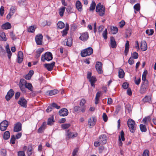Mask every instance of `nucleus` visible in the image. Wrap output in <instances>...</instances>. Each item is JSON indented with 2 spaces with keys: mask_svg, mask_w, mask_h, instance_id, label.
I'll use <instances>...</instances> for the list:
<instances>
[{
  "mask_svg": "<svg viewBox=\"0 0 156 156\" xmlns=\"http://www.w3.org/2000/svg\"><path fill=\"white\" fill-rule=\"evenodd\" d=\"M27 81L23 79H20L19 86L21 90L23 93L26 92L25 86Z\"/></svg>",
  "mask_w": 156,
  "mask_h": 156,
  "instance_id": "nucleus-5",
  "label": "nucleus"
},
{
  "mask_svg": "<svg viewBox=\"0 0 156 156\" xmlns=\"http://www.w3.org/2000/svg\"><path fill=\"white\" fill-rule=\"evenodd\" d=\"M126 108V112H128L130 113L132 110V107L131 105L129 104H126L125 106Z\"/></svg>",
  "mask_w": 156,
  "mask_h": 156,
  "instance_id": "nucleus-31",
  "label": "nucleus"
},
{
  "mask_svg": "<svg viewBox=\"0 0 156 156\" xmlns=\"http://www.w3.org/2000/svg\"><path fill=\"white\" fill-rule=\"evenodd\" d=\"M118 31V29L116 27H113L111 28V32L113 34H115Z\"/></svg>",
  "mask_w": 156,
  "mask_h": 156,
  "instance_id": "nucleus-38",
  "label": "nucleus"
},
{
  "mask_svg": "<svg viewBox=\"0 0 156 156\" xmlns=\"http://www.w3.org/2000/svg\"><path fill=\"white\" fill-rule=\"evenodd\" d=\"M1 154L2 156H6V151L5 149H2L1 150Z\"/></svg>",
  "mask_w": 156,
  "mask_h": 156,
  "instance_id": "nucleus-53",
  "label": "nucleus"
},
{
  "mask_svg": "<svg viewBox=\"0 0 156 156\" xmlns=\"http://www.w3.org/2000/svg\"><path fill=\"white\" fill-rule=\"evenodd\" d=\"M46 126L47 124L46 122H43L41 127L38 129L37 130L38 133H43L46 128Z\"/></svg>",
  "mask_w": 156,
  "mask_h": 156,
  "instance_id": "nucleus-20",
  "label": "nucleus"
},
{
  "mask_svg": "<svg viewBox=\"0 0 156 156\" xmlns=\"http://www.w3.org/2000/svg\"><path fill=\"white\" fill-rule=\"evenodd\" d=\"M103 118L104 121L106 122L107 121L108 117L105 113H103Z\"/></svg>",
  "mask_w": 156,
  "mask_h": 156,
  "instance_id": "nucleus-58",
  "label": "nucleus"
},
{
  "mask_svg": "<svg viewBox=\"0 0 156 156\" xmlns=\"http://www.w3.org/2000/svg\"><path fill=\"white\" fill-rule=\"evenodd\" d=\"M25 87V88H27L30 91H32V90L33 87L32 85L30 83H27V82Z\"/></svg>",
  "mask_w": 156,
  "mask_h": 156,
  "instance_id": "nucleus-39",
  "label": "nucleus"
},
{
  "mask_svg": "<svg viewBox=\"0 0 156 156\" xmlns=\"http://www.w3.org/2000/svg\"><path fill=\"white\" fill-rule=\"evenodd\" d=\"M36 28L34 26H31L29 27L28 29V31L29 32L33 33L34 32Z\"/></svg>",
  "mask_w": 156,
  "mask_h": 156,
  "instance_id": "nucleus-37",
  "label": "nucleus"
},
{
  "mask_svg": "<svg viewBox=\"0 0 156 156\" xmlns=\"http://www.w3.org/2000/svg\"><path fill=\"white\" fill-rule=\"evenodd\" d=\"M69 25L68 23L66 24V27L65 29L62 31H61L62 33V36L63 37L65 36L67 34L68 31L69 30Z\"/></svg>",
  "mask_w": 156,
  "mask_h": 156,
  "instance_id": "nucleus-23",
  "label": "nucleus"
},
{
  "mask_svg": "<svg viewBox=\"0 0 156 156\" xmlns=\"http://www.w3.org/2000/svg\"><path fill=\"white\" fill-rule=\"evenodd\" d=\"M78 135L77 133H73L70 132L69 130H68L66 134V139L67 140L71 138H73L75 137H77Z\"/></svg>",
  "mask_w": 156,
  "mask_h": 156,
  "instance_id": "nucleus-6",
  "label": "nucleus"
},
{
  "mask_svg": "<svg viewBox=\"0 0 156 156\" xmlns=\"http://www.w3.org/2000/svg\"><path fill=\"white\" fill-rule=\"evenodd\" d=\"M141 79L140 78H138L136 79L135 80V83L137 85H138L140 82Z\"/></svg>",
  "mask_w": 156,
  "mask_h": 156,
  "instance_id": "nucleus-60",
  "label": "nucleus"
},
{
  "mask_svg": "<svg viewBox=\"0 0 156 156\" xmlns=\"http://www.w3.org/2000/svg\"><path fill=\"white\" fill-rule=\"evenodd\" d=\"M52 56L51 53L47 52L45 54L42 55L41 57V61L44 62L45 60L49 61L52 59Z\"/></svg>",
  "mask_w": 156,
  "mask_h": 156,
  "instance_id": "nucleus-4",
  "label": "nucleus"
},
{
  "mask_svg": "<svg viewBox=\"0 0 156 156\" xmlns=\"http://www.w3.org/2000/svg\"><path fill=\"white\" fill-rule=\"evenodd\" d=\"M150 120V117H147L145 118H144L143 120V121L145 123H146L148 121Z\"/></svg>",
  "mask_w": 156,
  "mask_h": 156,
  "instance_id": "nucleus-64",
  "label": "nucleus"
},
{
  "mask_svg": "<svg viewBox=\"0 0 156 156\" xmlns=\"http://www.w3.org/2000/svg\"><path fill=\"white\" fill-rule=\"evenodd\" d=\"M0 37L3 41H6V37L5 33H1L0 35Z\"/></svg>",
  "mask_w": 156,
  "mask_h": 156,
  "instance_id": "nucleus-50",
  "label": "nucleus"
},
{
  "mask_svg": "<svg viewBox=\"0 0 156 156\" xmlns=\"http://www.w3.org/2000/svg\"><path fill=\"white\" fill-rule=\"evenodd\" d=\"M22 130V124L20 122H18L14 125V131L18 132Z\"/></svg>",
  "mask_w": 156,
  "mask_h": 156,
  "instance_id": "nucleus-13",
  "label": "nucleus"
},
{
  "mask_svg": "<svg viewBox=\"0 0 156 156\" xmlns=\"http://www.w3.org/2000/svg\"><path fill=\"white\" fill-rule=\"evenodd\" d=\"M140 48L143 51H145L147 50V45L145 41H143L141 42Z\"/></svg>",
  "mask_w": 156,
  "mask_h": 156,
  "instance_id": "nucleus-21",
  "label": "nucleus"
},
{
  "mask_svg": "<svg viewBox=\"0 0 156 156\" xmlns=\"http://www.w3.org/2000/svg\"><path fill=\"white\" fill-rule=\"evenodd\" d=\"M141 85H144L146 87H148L149 86L148 81L147 80L143 81Z\"/></svg>",
  "mask_w": 156,
  "mask_h": 156,
  "instance_id": "nucleus-52",
  "label": "nucleus"
},
{
  "mask_svg": "<svg viewBox=\"0 0 156 156\" xmlns=\"http://www.w3.org/2000/svg\"><path fill=\"white\" fill-rule=\"evenodd\" d=\"M68 111L66 108H62L59 111V115L61 116H67L68 114Z\"/></svg>",
  "mask_w": 156,
  "mask_h": 156,
  "instance_id": "nucleus-18",
  "label": "nucleus"
},
{
  "mask_svg": "<svg viewBox=\"0 0 156 156\" xmlns=\"http://www.w3.org/2000/svg\"><path fill=\"white\" fill-rule=\"evenodd\" d=\"M88 80L90 82L91 86L94 87H95L94 83L97 80L96 77L94 76H92Z\"/></svg>",
  "mask_w": 156,
  "mask_h": 156,
  "instance_id": "nucleus-28",
  "label": "nucleus"
},
{
  "mask_svg": "<svg viewBox=\"0 0 156 156\" xmlns=\"http://www.w3.org/2000/svg\"><path fill=\"white\" fill-rule=\"evenodd\" d=\"M134 9L135 10L137 11H139L140 10V5L139 4L137 3L135 4L134 6Z\"/></svg>",
  "mask_w": 156,
  "mask_h": 156,
  "instance_id": "nucleus-49",
  "label": "nucleus"
},
{
  "mask_svg": "<svg viewBox=\"0 0 156 156\" xmlns=\"http://www.w3.org/2000/svg\"><path fill=\"white\" fill-rule=\"evenodd\" d=\"M76 6L78 11L81 12L82 10V6L81 2L79 1L78 0L76 2Z\"/></svg>",
  "mask_w": 156,
  "mask_h": 156,
  "instance_id": "nucleus-25",
  "label": "nucleus"
},
{
  "mask_svg": "<svg viewBox=\"0 0 156 156\" xmlns=\"http://www.w3.org/2000/svg\"><path fill=\"white\" fill-rule=\"evenodd\" d=\"M112 102L113 101L111 98H108L107 103L109 105H111Z\"/></svg>",
  "mask_w": 156,
  "mask_h": 156,
  "instance_id": "nucleus-62",
  "label": "nucleus"
},
{
  "mask_svg": "<svg viewBox=\"0 0 156 156\" xmlns=\"http://www.w3.org/2000/svg\"><path fill=\"white\" fill-rule=\"evenodd\" d=\"M58 93V91L57 90H49L47 91V94L52 96L55 94Z\"/></svg>",
  "mask_w": 156,
  "mask_h": 156,
  "instance_id": "nucleus-29",
  "label": "nucleus"
},
{
  "mask_svg": "<svg viewBox=\"0 0 156 156\" xmlns=\"http://www.w3.org/2000/svg\"><path fill=\"white\" fill-rule=\"evenodd\" d=\"M97 119L96 118L94 117H91L90 118L88 121V124L90 126H94L96 122Z\"/></svg>",
  "mask_w": 156,
  "mask_h": 156,
  "instance_id": "nucleus-15",
  "label": "nucleus"
},
{
  "mask_svg": "<svg viewBox=\"0 0 156 156\" xmlns=\"http://www.w3.org/2000/svg\"><path fill=\"white\" fill-rule=\"evenodd\" d=\"M54 122L53 117H51L48 119L47 124L48 125L50 126L52 125Z\"/></svg>",
  "mask_w": 156,
  "mask_h": 156,
  "instance_id": "nucleus-42",
  "label": "nucleus"
},
{
  "mask_svg": "<svg viewBox=\"0 0 156 156\" xmlns=\"http://www.w3.org/2000/svg\"><path fill=\"white\" fill-rule=\"evenodd\" d=\"M96 11L98 13L100 16H103L105 13V7L103 5H101V3H99L96 6Z\"/></svg>",
  "mask_w": 156,
  "mask_h": 156,
  "instance_id": "nucleus-2",
  "label": "nucleus"
},
{
  "mask_svg": "<svg viewBox=\"0 0 156 156\" xmlns=\"http://www.w3.org/2000/svg\"><path fill=\"white\" fill-rule=\"evenodd\" d=\"M89 37L88 33L87 32H85L82 33L79 37V39L83 41H86Z\"/></svg>",
  "mask_w": 156,
  "mask_h": 156,
  "instance_id": "nucleus-14",
  "label": "nucleus"
},
{
  "mask_svg": "<svg viewBox=\"0 0 156 156\" xmlns=\"http://www.w3.org/2000/svg\"><path fill=\"white\" fill-rule=\"evenodd\" d=\"M110 46L112 48H115L116 47V42L114 38L112 36L110 37Z\"/></svg>",
  "mask_w": 156,
  "mask_h": 156,
  "instance_id": "nucleus-22",
  "label": "nucleus"
},
{
  "mask_svg": "<svg viewBox=\"0 0 156 156\" xmlns=\"http://www.w3.org/2000/svg\"><path fill=\"white\" fill-rule=\"evenodd\" d=\"M154 32L153 30L150 29V30H147L146 31V33L149 36L152 35Z\"/></svg>",
  "mask_w": 156,
  "mask_h": 156,
  "instance_id": "nucleus-45",
  "label": "nucleus"
},
{
  "mask_svg": "<svg viewBox=\"0 0 156 156\" xmlns=\"http://www.w3.org/2000/svg\"><path fill=\"white\" fill-rule=\"evenodd\" d=\"M10 136V134L9 132L7 131L4 133L3 135V138L5 140H7L9 138Z\"/></svg>",
  "mask_w": 156,
  "mask_h": 156,
  "instance_id": "nucleus-34",
  "label": "nucleus"
},
{
  "mask_svg": "<svg viewBox=\"0 0 156 156\" xmlns=\"http://www.w3.org/2000/svg\"><path fill=\"white\" fill-rule=\"evenodd\" d=\"M18 156H25L24 151H19L18 153Z\"/></svg>",
  "mask_w": 156,
  "mask_h": 156,
  "instance_id": "nucleus-63",
  "label": "nucleus"
},
{
  "mask_svg": "<svg viewBox=\"0 0 156 156\" xmlns=\"http://www.w3.org/2000/svg\"><path fill=\"white\" fill-rule=\"evenodd\" d=\"M52 108H55L57 109H59L60 108V106L56 104L53 103L52 105Z\"/></svg>",
  "mask_w": 156,
  "mask_h": 156,
  "instance_id": "nucleus-61",
  "label": "nucleus"
},
{
  "mask_svg": "<svg viewBox=\"0 0 156 156\" xmlns=\"http://www.w3.org/2000/svg\"><path fill=\"white\" fill-rule=\"evenodd\" d=\"M143 100L144 102H150L151 101V97L150 96H146L144 98Z\"/></svg>",
  "mask_w": 156,
  "mask_h": 156,
  "instance_id": "nucleus-44",
  "label": "nucleus"
},
{
  "mask_svg": "<svg viewBox=\"0 0 156 156\" xmlns=\"http://www.w3.org/2000/svg\"><path fill=\"white\" fill-rule=\"evenodd\" d=\"M15 12V8L13 7L11 8L10 9V12L7 15L6 18L8 19H9L11 16H12Z\"/></svg>",
  "mask_w": 156,
  "mask_h": 156,
  "instance_id": "nucleus-24",
  "label": "nucleus"
},
{
  "mask_svg": "<svg viewBox=\"0 0 156 156\" xmlns=\"http://www.w3.org/2000/svg\"><path fill=\"white\" fill-rule=\"evenodd\" d=\"M107 34L108 31L107 29H105V30L103 31L102 34V36L105 40H106L107 38Z\"/></svg>",
  "mask_w": 156,
  "mask_h": 156,
  "instance_id": "nucleus-41",
  "label": "nucleus"
},
{
  "mask_svg": "<svg viewBox=\"0 0 156 156\" xmlns=\"http://www.w3.org/2000/svg\"><path fill=\"white\" fill-rule=\"evenodd\" d=\"M57 26L58 28L62 29L65 27V24L62 21H59L57 23Z\"/></svg>",
  "mask_w": 156,
  "mask_h": 156,
  "instance_id": "nucleus-40",
  "label": "nucleus"
},
{
  "mask_svg": "<svg viewBox=\"0 0 156 156\" xmlns=\"http://www.w3.org/2000/svg\"><path fill=\"white\" fill-rule=\"evenodd\" d=\"M93 51L92 48L91 47H88L81 51V56L82 57H85L89 56L92 54Z\"/></svg>",
  "mask_w": 156,
  "mask_h": 156,
  "instance_id": "nucleus-3",
  "label": "nucleus"
},
{
  "mask_svg": "<svg viewBox=\"0 0 156 156\" xmlns=\"http://www.w3.org/2000/svg\"><path fill=\"white\" fill-rule=\"evenodd\" d=\"M14 94L13 90L11 89L8 92L7 95L5 96V99L7 101L10 100L11 98L13 96Z\"/></svg>",
  "mask_w": 156,
  "mask_h": 156,
  "instance_id": "nucleus-12",
  "label": "nucleus"
},
{
  "mask_svg": "<svg viewBox=\"0 0 156 156\" xmlns=\"http://www.w3.org/2000/svg\"><path fill=\"white\" fill-rule=\"evenodd\" d=\"M148 87H146L144 85H141L140 89V92L141 94H144L146 92V90L147 89Z\"/></svg>",
  "mask_w": 156,
  "mask_h": 156,
  "instance_id": "nucleus-35",
  "label": "nucleus"
},
{
  "mask_svg": "<svg viewBox=\"0 0 156 156\" xmlns=\"http://www.w3.org/2000/svg\"><path fill=\"white\" fill-rule=\"evenodd\" d=\"M142 156H149V152L147 150H145L142 154Z\"/></svg>",
  "mask_w": 156,
  "mask_h": 156,
  "instance_id": "nucleus-51",
  "label": "nucleus"
},
{
  "mask_svg": "<svg viewBox=\"0 0 156 156\" xmlns=\"http://www.w3.org/2000/svg\"><path fill=\"white\" fill-rule=\"evenodd\" d=\"M73 40L71 37L68 38L66 41V45L69 47H70L72 45Z\"/></svg>",
  "mask_w": 156,
  "mask_h": 156,
  "instance_id": "nucleus-36",
  "label": "nucleus"
},
{
  "mask_svg": "<svg viewBox=\"0 0 156 156\" xmlns=\"http://www.w3.org/2000/svg\"><path fill=\"white\" fill-rule=\"evenodd\" d=\"M55 62H53L50 64H45L44 65L45 67L48 70L51 71L52 70L55 66Z\"/></svg>",
  "mask_w": 156,
  "mask_h": 156,
  "instance_id": "nucleus-19",
  "label": "nucleus"
},
{
  "mask_svg": "<svg viewBox=\"0 0 156 156\" xmlns=\"http://www.w3.org/2000/svg\"><path fill=\"white\" fill-rule=\"evenodd\" d=\"M125 22L123 20H122L119 23V26L121 28H122L125 25Z\"/></svg>",
  "mask_w": 156,
  "mask_h": 156,
  "instance_id": "nucleus-59",
  "label": "nucleus"
},
{
  "mask_svg": "<svg viewBox=\"0 0 156 156\" xmlns=\"http://www.w3.org/2000/svg\"><path fill=\"white\" fill-rule=\"evenodd\" d=\"M11 27V24L8 22H7L3 24L2 26V28L3 29L7 30L10 29Z\"/></svg>",
  "mask_w": 156,
  "mask_h": 156,
  "instance_id": "nucleus-26",
  "label": "nucleus"
},
{
  "mask_svg": "<svg viewBox=\"0 0 156 156\" xmlns=\"http://www.w3.org/2000/svg\"><path fill=\"white\" fill-rule=\"evenodd\" d=\"M132 57H130L129 59L128 62L129 63L130 65H132L134 63V60Z\"/></svg>",
  "mask_w": 156,
  "mask_h": 156,
  "instance_id": "nucleus-55",
  "label": "nucleus"
},
{
  "mask_svg": "<svg viewBox=\"0 0 156 156\" xmlns=\"http://www.w3.org/2000/svg\"><path fill=\"white\" fill-rule=\"evenodd\" d=\"M127 124L129 128L130 131L134 133L136 129V124L135 121L131 119H129L127 122Z\"/></svg>",
  "mask_w": 156,
  "mask_h": 156,
  "instance_id": "nucleus-1",
  "label": "nucleus"
},
{
  "mask_svg": "<svg viewBox=\"0 0 156 156\" xmlns=\"http://www.w3.org/2000/svg\"><path fill=\"white\" fill-rule=\"evenodd\" d=\"M23 53L21 51H19L17 58V62L18 63H20L22 62L23 60Z\"/></svg>",
  "mask_w": 156,
  "mask_h": 156,
  "instance_id": "nucleus-17",
  "label": "nucleus"
},
{
  "mask_svg": "<svg viewBox=\"0 0 156 156\" xmlns=\"http://www.w3.org/2000/svg\"><path fill=\"white\" fill-rule=\"evenodd\" d=\"M125 140L124 133L123 131L122 130L120 133V135L119 136V145L120 146H122V141H124Z\"/></svg>",
  "mask_w": 156,
  "mask_h": 156,
  "instance_id": "nucleus-10",
  "label": "nucleus"
},
{
  "mask_svg": "<svg viewBox=\"0 0 156 156\" xmlns=\"http://www.w3.org/2000/svg\"><path fill=\"white\" fill-rule=\"evenodd\" d=\"M107 140V137L106 135L103 134L101 135L99 138L98 141H100L101 144H105Z\"/></svg>",
  "mask_w": 156,
  "mask_h": 156,
  "instance_id": "nucleus-16",
  "label": "nucleus"
},
{
  "mask_svg": "<svg viewBox=\"0 0 156 156\" xmlns=\"http://www.w3.org/2000/svg\"><path fill=\"white\" fill-rule=\"evenodd\" d=\"M147 73V72L146 70H145L143 72L142 76V80L143 81L147 80L146 76Z\"/></svg>",
  "mask_w": 156,
  "mask_h": 156,
  "instance_id": "nucleus-43",
  "label": "nucleus"
},
{
  "mask_svg": "<svg viewBox=\"0 0 156 156\" xmlns=\"http://www.w3.org/2000/svg\"><path fill=\"white\" fill-rule=\"evenodd\" d=\"M16 138L14 135L12 136L10 139V142L12 144H14L15 143Z\"/></svg>",
  "mask_w": 156,
  "mask_h": 156,
  "instance_id": "nucleus-54",
  "label": "nucleus"
},
{
  "mask_svg": "<svg viewBox=\"0 0 156 156\" xmlns=\"http://www.w3.org/2000/svg\"><path fill=\"white\" fill-rule=\"evenodd\" d=\"M43 36L41 34H39L36 36L35 41L37 45H41L42 41Z\"/></svg>",
  "mask_w": 156,
  "mask_h": 156,
  "instance_id": "nucleus-9",
  "label": "nucleus"
},
{
  "mask_svg": "<svg viewBox=\"0 0 156 156\" xmlns=\"http://www.w3.org/2000/svg\"><path fill=\"white\" fill-rule=\"evenodd\" d=\"M141 131L142 132H145L147 130L146 128L145 125L141 124L140 126Z\"/></svg>",
  "mask_w": 156,
  "mask_h": 156,
  "instance_id": "nucleus-48",
  "label": "nucleus"
},
{
  "mask_svg": "<svg viewBox=\"0 0 156 156\" xmlns=\"http://www.w3.org/2000/svg\"><path fill=\"white\" fill-rule=\"evenodd\" d=\"M9 125L8 122L5 120L2 121L0 124V129L2 131L6 130Z\"/></svg>",
  "mask_w": 156,
  "mask_h": 156,
  "instance_id": "nucleus-7",
  "label": "nucleus"
},
{
  "mask_svg": "<svg viewBox=\"0 0 156 156\" xmlns=\"http://www.w3.org/2000/svg\"><path fill=\"white\" fill-rule=\"evenodd\" d=\"M66 9V7L64 6H62L59 9V15L61 17H62L63 16Z\"/></svg>",
  "mask_w": 156,
  "mask_h": 156,
  "instance_id": "nucleus-30",
  "label": "nucleus"
},
{
  "mask_svg": "<svg viewBox=\"0 0 156 156\" xmlns=\"http://www.w3.org/2000/svg\"><path fill=\"white\" fill-rule=\"evenodd\" d=\"M44 50V49L43 48H40L37 49L36 51V53L41 55V53Z\"/></svg>",
  "mask_w": 156,
  "mask_h": 156,
  "instance_id": "nucleus-56",
  "label": "nucleus"
},
{
  "mask_svg": "<svg viewBox=\"0 0 156 156\" xmlns=\"http://www.w3.org/2000/svg\"><path fill=\"white\" fill-rule=\"evenodd\" d=\"M18 103L21 106L26 107L27 106V102L24 98L21 97L18 101Z\"/></svg>",
  "mask_w": 156,
  "mask_h": 156,
  "instance_id": "nucleus-11",
  "label": "nucleus"
},
{
  "mask_svg": "<svg viewBox=\"0 0 156 156\" xmlns=\"http://www.w3.org/2000/svg\"><path fill=\"white\" fill-rule=\"evenodd\" d=\"M4 8L3 6H2L0 9V14L1 16H2L3 15L4 12Z\"/></svg>",
  "mask_w": 156,
  "mask_h": 156,
  "instance_id": "nucleus-57",
  "label": "nucleus"
},
{
  "mask_svg": "<svg viewBox=\"0 0 156 156\" xmlns=\"http://www.w3.org/2000/svg\"><path fill=\"white\" fill-rule=\"evenodd\" d=\"M33 152V149L31 145H29L27 147V153L29 156H30Z\"/></svg>",
  "mask_w": 156,
  "mask_h": 156,
  "instance_id": "nucleus-27",
  "label": "nucleus"
},
{
  "mask_svg": "<svg viewBox=\"0 0 156 156\" xmlns=\"http://www.w3.org/2000/svg\"><path fill=\"white\" fill-rule=\"evenodd\" d=\"M139 56L138 54L136 52H133L131 54V57H132L134 59H137Z\"/></svg>",
  "mask_w": 156,
  "mask_h": 156,
  "instance_id": "nucleus-47",
  "label": "nucleus"
},
{
  "mask_svg": "<svg viewBox=\"0 0 156 156\" xmlns=\"http://www.w3.org/2000/svg\"><path fill=\"white\" fill-rule=\"evenodd\" d=\"M102 64L101 62H98L96 64V69L99 74H101L103 73L102 70Z\"/></svg>",
  "mask_w": 156,
  "mask_h": 156,
  "instance_id": "nucleus-8",
  "label": "nucleus"
},
{
  "mask_svg": "<svg viewBox=\"0 0 156 156\" xmlns=\"http://www.w3.org/2000/svg\"><path fill=\"white\" fill-rule=\"evenodd\" d=\"M70 126V125L69 123L64 124L61 125V127L64 129H66L69 128Z\"/></svg>",
  "mask_w": 156,
  "mask_h": 156,
  "instance_id": "nucleus-46",
  "label": "nucleus"
},
{
  "mask_svg": "<svg viewBox=\"0 0 156 156\" xmlns=\"http://www.w3.org/2000/svg\"><path fill=\"white\" fill-rule=\"evenodd\" d=\"M125 75V73L123 70L122 69H120L119 71V78H123Z\"/></svg>",
  "mask_w": 156,
  "mask_h": 156,
  "instance_id": "nucleus-33",
  "label": "nucleus"
},
{
  "mask_svg": "<svg viewBox=\"0 0 156 156\" xmlns=\"http://www.w3.org/2000/svg\"><path fill=\"white\" fill-rule=\"evenodd\" d=\"M95 2L94 1H93L90 4V7L89 8L90 11H93L95 9Z\"/></svg>",
  "mask_w": 156,
  "mask_h": 156,
  "instance_id": "nucleus-32",
  "label": "nucleus"
}]
</instances>
